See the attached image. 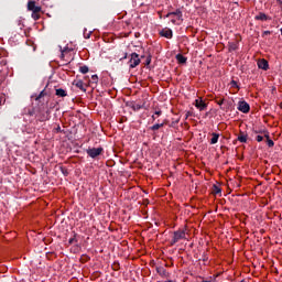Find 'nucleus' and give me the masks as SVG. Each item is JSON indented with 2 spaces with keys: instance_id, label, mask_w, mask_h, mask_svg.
Wrapping results in <instances>:
<instances>
[{
  "instance_id": "f257e3e1",
  "label": "nucleus",
  "mask_w": 282,
  "mask_h": 282,
  "mask_svg": "<svg viewBox=\"0 0 282 282\" xmlns=\"http://www.w3.org/2000/svg\"><path fill=\"white\" fill-rule=\"evenodd\" d=\"M86 153H87L88 158H91L93 160H96V159L100 158V155H102V153H105V149L102 147L88 148L86 150Z\"/></svg>"
},
{
  "instance_id": "f03ea898",
  "label": "nucleus",
  "mask_w": 282,
  "mask_h": 282,
  "mask_svg": "<svg viewBox=\"0 0 282 282\" xmlns=\"http://www.w3.org/2000/svg\"><path fill=\"white\" fill-rule=\"evenodd\" d=\"M142 61L140 59V55L138 53H131L130 59L128 62L129 68L130 69H135L138 65H140Z\"/></svg>"
},
{
  "instance_id": "7ed1b4c3",
  "label": "nucleus",
  "mask_w": 282,
  "mask_h": 282,
  "mask_svg": "<svg viewBox=\"0 0 282 282\" xmlns=\"http://www.w3.org/2000/svg\"><path fill=\"white\" fill-rule=\"evenodd\" d=\"M182 239H186V231L184 230H176L173 234L172 240H171V246H175V243L182 241Z\"/></svg>"
},
{
  "instance_id": "20e7f679",
  "label": "nucleus",
  "mask_w": 282,
  "mask_h": 282,
  "mask_svg": "<svg viewBox=\"0 0 282 282\" xmlns=\"http://www.w3.org/2000/svg\"><path fill=\"white\" fill-rule=\"evenodd\" d=\"M36 118L40 122H47L50 120V110H42L36 113Z\"/></svg>"
},
{
  "instance_id": "39448f33",
  "label": "nucleus",
  "mask_w": 282,
  "mask_h": 282,
  "mask_svg": "<svg viewBox=\"0 0 282 282\" xmlns=\"http://www.w3.org/2000/svg\"><path fill=\"white\" fill-rule=\"evenodd\" d=\"M238 111H241V113H250V104L247 101H239Z\"/></svg>"
},
{
  "instance_id": "423d86ee",
  "label": "nucleus",
  "mask_w": 282,
  "mask_h": 282,
  "mask_svg": "<svg viewBox=\"0 0 282 282\" xmlns=\"http://www.w3.org/2000/svg\"><path fill=\"white\" fill-rule=\"evenodd\" d=\"M165 17L166 19H169V17H177L178 21H184V14L182 13V9H176L175 11L169 12Z\"/></svg>"
},
{
  "instance_id": "0eeeda50",
  "label": "nucleus",
  "mask_w": 282,
  "mask_h": 282,
  "mask_svg": "<svg viewBox=\"0 0 282 282\" xmlns=\"http://www.w3.org/2000/svg\"><path fill=\"white\" fill-rule=\"evenodd\" d=\"M263 138H265V143L268 144L269 149H272V147H274V141L272 139H270V132L268 130H263Z\"/></svg>"
},
{
  "instance_id": "6e6552de",
  "label": "nucleus",
  "mask_w": 282,
  "mask_h": 282,
  "mask_svg": "<svg viewBox=\"0 0 282 282\" xmlns=\"http://www.w3.org/2000/svg\"><path fill=\"white\" fill-rule=\"evenodd\" d=\"M28 10L32 13H36V12H41V7H37L35 1H29Z\"/></svg>"
},
{
  "instance_id": "1a4fd4ad",
  "label": "nucleus",
  "mask_w": 282,
  "mask_h": 282,
  "mask_svg": "<svg viewBox=\"0 0 282 282\" xmlns=\"http://www.w3.org/2000/svg\"><path fill=\"white\" fill-rule=\"evenodd\" d=\"M195 107L196 109H199V111H206V109L208 108V105L205 104L202 99H196Z\"/></svg>"
},
{
  "instance_id": "9d476101",
  "label": "nucleus",
  "mask_w": 282,
  "mask_h": 282,
  "mask_svg": "<svg viewBox=\"0 0 282 282\" xmlns=\"http://www.w3.org/2000/svg\"><path fill=\"white\" fill-rule=\"evenodd\" d=\"M258 67L259 69H263V72H268V69H270V64L268 63L267 59H259Z\"/></svg>"
},
{
  "instance_id": "9b49d317",
  "label": "nucleus",
  "mask_w": 282,
  "mask_h": 282,
  "mask_svg": "<svg viewBox=\"0 0 282 282\" xmlns=\"http://www.w3.org/2000/svg\"><path fill=\"white\" fill-rule=\"evenodd\" d=\"M160 36H164V39H173V30L163 29L162 31H160Z\"/></svg>"
},
{
  "instance_id": "f8f14e48",
  "label": "nucleus",
  "mask_w": 282,
  "mask_h": 282,
  "mask_svg": "<svg viewBox=\"0 0 282 282\" xmlns=\"http://www.w3.org/2000/svg\"><path fill=\"white\" fill-rule=\"evenodd\" d=\"M256 21H272L268 14L260 12L258 15L254 17Z\"/></svg>"
},
{
  "instance_id": "ddd939ff",
  "label": "nucleus",
  "mask_w": 282,
  "mask_h": 282,
  "mask_svg": "<svg viewBox=\"0 0 282 282\" xmlns=\"http://www.w3.org/2000/svg\"><path fill=\"white\" fill-rule=\"evenodd\" d=\"M56 96H58L59 98H65V96H67V91L63 88H58L55 90Z\"/></svg>"
},
{
  "instance_id": "4468645a",
  "label": "nucleus",
  "mask_w": 282,
  "mask_h": 282,
  "mask_svg": "<svg viewBox=\"0 0 282 282\" xmlns=\"http://www.w3.org/2000/svg\"><path fill=\"white\" fill-rule=\"evenodd\" d=\"M175 58H176L177 63H180L181 65H184L187 61L186 56H184L182 54H177Z\"/></svg>"
},
{
  "instance_id": "2eb2a0df",
  "label": "nucleus",
  "mask_w": 282,
  "mask_h": 282,
  "mask_svg": "<svg viewBox=\"0 0 282 282\" xmlns=\"http://www.w3.org/2000/svg\"><path fill=\"white\" fill-rule=\"evenodd\" d=\"M238 141L242 144H246V142H248V134H243V132H240V134L238 135Z\"/></svg>"
},
{
  "instance_id": "dca6fc26",
  "label": "nucleus",
  "mask_w": 282,
  "mask_h": 282,
  "mask_svg": "<svg viewBox=\"0 0 282 282\" xmlns=\"http://www.w3.org/2000/svg\"><path fill=\"white\" fill-rule=\"evenodd\" d=\"M212 137L213 138L210 139V144H217V142H219V133L213 132Z\"/></svg>"
},
{
  "instance_id": "f3484780",
  "label": "nucleus",
  "mask_w": 282,
  "mask_h": 282,
  "mask_svg": "<svg viewBox=\"0 0 282 282\" xmlns=\"http://www.w3.org/2000/svg\"><path fill=\"white\" fill-rule=\"evenodd\" d=\"M131 109L133 111H140V109H144V102L142 105H140V104H132Z\"/></svg>"
},
{
  "instance_id": "a211bd4d",
  "label": "nucleus",
  "mask_w": 282,
  "mask_h": 282,
  "mask_svg": "<svg viewBox=\"0 0 282 282\" xmlns=\"http://www.w3.org/2000/svg\"><path fill=\"white\" fill-rule=\"evenodd\" d=\"M212 193L214 195H221V188L214 184L213 187H212Z\"/></svg>"
},
{
  "instance_id": "6ab92c4d",
  "label": "nucleus",
  "mask_w": 282,
  "mask_h": 282,
  "mask_svg": "<svg viewBox=\"0 0 282 282\" xmlns=\"http://www.w3.org/2000/svg\"><path fill=\"white\" fill-rule=\"evenodd\" d=\"M158 273L160 274V276H169V273L166 272V269H164V268L158 269Z\"/></svg>"
},
{
  "instance_id": "aec40b11",
  "label": "nucleus",
  "mask_w": 282,
  "mask_h": 282,
  "mask_svg": "<svg viewBox=\"0 0 282 282\" xmlns=\"http://www.w3.org/2000/svg\"><path fill=\"white\" fill-rule=\"evenodd\" d=\"M79 72H80V74H88L89 67L87 65L80 66Z\"/></svg>"
},
{
  "instance_id": "412c9836",
  "label": "nucleus",
  "mask_w": 282,
  "mask_h": 282,
  "mask_svg": "<svg viewBox=\"0 0 282 282\" xmlns=\"http://www.w3.org/2000/svg\"><path fill=\"white\" fill-rule=\"evenodd\" d=\"M68 243H69V246H72L74 243H78V239H76V236H74L73 238H69Z\"/></svg>"
},
{
  "instance_id": "4be33fe9",
  "label": "nucleus",
  "mask_w": 282,
  "mask_h": 282,
  "mask_svg": "<svg viewBox=\"0 0 282 282\" xmlns=\"http://www.w3.org/2000/svg\"><path fill=\"white\" fill-rule=\"evenodd\" d=\"M32 19H34V21H39L41 19V14H39V12H33L32 13Z\"/></svg>"
},
{
  "instance_id": "5701e85b",
  "label": "nucleus",
  "mask_w": 282,
  "mask_h": 282,
  "mask_svg": "<svg viewBox=\"0 0 282 282\" xmlns=\"http://www.w3.org/2000/svg\"><path fill=\"white\" fill-rule=\"evenodd\" d=\"M160 129V123H155L152 127H150V131H158Z\"/></svg>"
},
{
  "instance_id": "b1692460",
  "label": "nucleus",
  "mask_w": 282,
  "mask_h": 282,
  "mask_svg": "<svg viewBox=\"0 0 282 282\" xmlns=\"http://www.w3.org/2000/svg\"><path fill=\"white\" fill-rule=\"evenodd\" d=\"M75 85H76V87H78V89H83V90H85V87H84V85H83V82H82V80L77 82Z\"/></svg>"
},
{
  "instance_id": "393cba45",
  "label": "nucleus",
  "mask_w": 282,
  "mask_h": 282,
  "mask_svg": "<svg viewBox=\"0 0 282 282\" xmlns=\"http://www.w3.org/2000/svg\"><path fill=\"white\" fill-rule=\"evenodd\" d=\"M45 96V90H42L39 96L35 98V100H41Z\"/></svg>"
},
{
  "instance_id": "a878e982",
  "label": "nucleus",
  "mask_w": 282,
  "mask_h": 282,
  "mask_svg": "<svg viewBox=\"0 0 282 282\" xmlns=\"http://www.w3.org/2000/svg\"><path fill=\"white\" fill-rule=\"evenodd\" d=\"M1 105H6V95L0 96V107Z\"/></svg>"
},
{
  "instance_id": "bb28decb",
  "label": "nucleus",
  "mask_w": 282,
  "mask_h": 282,
  "mask_svg": "<svg viewBox=\"0 0 282 282\" xmlns=\"http://www.w3.org/2000/svg\"><path fill=\"white\" fill-rule=\"evenodd\" d=\"M229 50H230L231 52H235V51L237 50V44L231 43V44L229 45Z\"/></svg>"
},
{
  "instance_id": "cd10ccee",
  "label": "nucleus",
  "mask_w": 282,
  "mask_h": 282,
  "mask_svg": "<svg viewBox=\"0 0 282 282\" xmlns=\"http://www.w3.org/2000/svg\"><path fill=\"white\" fill-rule=\"evenodd\" d=\"M112 268H113V270H116V271L120 270V263L115 262V263L112 264Z\"/></svg>"
},
{
  "instance_id": "c85d7f7f",
  "label": "nucleus",
  "mask_w": 282,
  "mask_h": 282,
  "mask_svg": "<svg viewBox=\"0 0 282 282\" xmlns=\"http://www.w3.org/2000/svg\"><path fill=\"white\" fill-rule=\"evenodd\" d=\"M91 82L95 84H98V75H93L91 76Z\"/></svg>"
},
{
  "instance_id": "c756f323",
  "label": "nucleus",
  "mask_w": 282,
  "mask_h": 282,
  "mask_svg": "<svg viewBox=\"0 0 282 282\" xmlns=\"http://www.w3.org/2000/svg\"><path fill=\"white\" fill-rule=\"evenodd\" d=\"M256 140H257V142H263V135L258 134V135L256 137Z\"/></svg>"
},
{
  "instance_id": "7c9ffc66",
  "label": "nucleus",
  "mask_w": 282,
  "mask_h": 282,
  "mask_svg": "<svg viewBox=\"0 0 282 282\" xmlns=\"http://www.w3.org/2000/svg\"><path fill=\"white\" fill-rule=\"evenodd\" d=\"M55 133H63L59 124H57V127L55 128Z\"/></svg>"
},
{
  "instance_id": "2f4dec72",
  "label": "nucleus",
  "mask_w": 282,
  "mask_h": 282,
  "mask_svg": "<svg viewBox=\"0 0 282 282\" xmlns=\"http://www.w3.org/2000/svg\"><path fill=\"white\" fill-rule=\"evenodd\" d=\"M84 39H91V31L89 33L84 32Z\"/></svg>"
},
{
  "instance_id": "473e14b6",
  "label": "nucleus",
  "mask_w": 282,
  "mask_h": 282,
  "mask_svg": "<svg viewBox=\"0 0 282 282\" xmlns=\"http://www.w3.org/2000/svg\"><path fill=\"white\" fill-rule=\"evenodd\" d=\"M270 34H272L271 31H264V32L262 33V36H268V35H270Z\"/></svg>"
},
{
  "instance_id": "72a5a7b5",
  "label": "nucleus",
  "mask_w": 282,
  "mask_h": 282,
  "mask_svg": "<svg viewBox=\"0 0 282 282\" xmlns=\"http://www.w3.org/2000/svg\"><path fill=\"white\" fill-rule=\"evenodd\" d=\"M145 65H151V56L147 57Z\"/></svg>"
},
{
  "instance_id": "f704fd0d",
  "label": "nucleus",
  "mask_w": 282,
  "mask_h": 282,
  "mask_svg": "<svg viewBox=\"0 0 282 282\" xmlns=\"http://www.w3.org/2000/svg\"><path fill=\"white\" fill-rule=\"evenodd\" d=\"M154 116H162V110H156V111L154 112Z\"/></svg>"
},
{
  "instance_id": "c9c22d12",
  "label": "nucleus",
  "mask_w": 282,
  "mask_h": 282,
  "mask_svg": "<svg viewBox=\"0 0 282 282\" xmlns=\"http://www.w3.org/2000/svg\"><path fill=\"white\" fill-rule=\"evenodd\" d=\"M217 105H219V107H221V105H224V99H220L219 101H217Z\"/></svg>"
},
{
  "instance_id": "e433bc0d",
  "label": "nucleus",
  "mask_w": 282,
  "mask_h": 282,
  "mask_svg": "<svg viewBox=\"0 0 282 282\" xmlns=\"http://www.w3.org/2000/svg\"><path fill=\"white\" fill-rule=\"evenodd\" d=\"M180 122V120H176L175 122H172V124H170V127H173V124H177Z\"/></svg>"
},
{
  "instance_id": "4c0bfd02",
  "label": "nucleus",
  "mask_w": 282,
  "mask_h": 282,
  "mask_svg": "<svg viewBox=\"0 0 282 282\" xmlns=\"http://www.w3.org/2000/svg\"><path fill=\"white\" fill-rule=\"evenodd\" d=\"M276 3H279L280 7H282V0H276Z\"/></svg>"
},
{
  "instance_id": "58836bf2",
  "label": "nucleus",
  "mask_w": 282,
  "mask_h": 282,
  "mask_svg": "<svg viewBox=\"0 0 282 282\" xmlns=\"http://www.w3.org/2000/svg\"><path fill=\"white\" fill-rule=\"evenodd\" d=\"M159 127H160V129H162V127H164V123L163 122L159 123Z\"/></svg>"
},
{
  "instance_id": "ea45409f",
  "label": "nucleus",
  "mask_w": 282,
  "mask_h": 282,
  "mask_svg": "<svg viewBox=\"0 0 282 282\" xmlns=\"http://www.w3.org/2000/svg\"><path fill=\"white\" fill-rule=\"evenodd\" d=\"M62 172H63V174H64V175H67V171H65V170H62Z\"/></svg>"
},
{
  "instance_id": "a19ab883",
  "label": "nucleus",
  "mask_w": 282,
  "mask_h": 282,
  "mask_svg": "<svg viewBox=\"0 0 282 282\" xmlns=\"http://www.w3.org/2000/svg\"><path fill=\"white\" fill-rule=\"evenodd\" d=\"M172 23L175 25V23H176V20H175V19H173V20H172Z\"/></svg>"
},
{
  "instance_id": "79ce46f5",
  "label": "nucleus",
  "mask_w": 282,
  "mask_h": 282,
  "mask_svg": "<svg viewBox=\"0 0 282 282\" xmlns=\"http://www.w3.org/2000/svg\"><path fill=\"white\" fill-rule=\"evenodd\" d=\"M163 123H164V124H169V121L164 120Z\"/></svg>"
},
{
  "instance_id": "37998d69",
  "label": "nucleus",
  "mask_w": 282,
  "mask_h": 282,
  "mask_svg": "<svg viewBox=\"0 0 282 282\" xmlns=\"http://www.w3.org/2000/svg\"><path fill=\"white\" fill-rule=\"evenodd\" d=\"M152 120H155V115L152 116Z\"/></svg>"
},
{
  "instance_id": "c03bdc74",
  "label": "nucleus",
  "mask_w": 282,
  "mask_h": 282,
  "mask_svg": "<svg viewBox=\"0 0 282 282\" xmlns=\"http://www.w3.org/2000/svg\"><path fill=\"white\" fill-rule=\"evenodd\" d=\"M203 282H213V281H209V280H204Z\"/></svg>"
},
{
  "instance_id": "a18cd8bd",
  "label": "nucleus",
  "mask_w": 282,
  "mask_h": 282,
  "mask_svg": "<svg viewBox=\"0 0 282 282\" xmlns=\"http://www.w3.org/2000/svg\"><path fill=\"white\" fill-rule=\"evenodd\" d=\"M232 85H237V82L234 80V82H232Z\"/></svg>"
},
{
  "instance_id": "49530a36",
  "label": "nucleus",
  "mask_w": 282,
  "mask_h": 282,
  "mask_svg": "<svg viewBox=\"0 0 282 282\" xmlns=\"http://www.w3.org/2000/svg\"><path fill=\"white\" fill-rule=\"evenodd\" d=\"M86 259H89V257H87V256H84Z\"/></svg>"
},
{
  "instance_id": "de8ad7c7",
  "label": "nucleus",
  "mask_w": 282,
  "mask_h": 282,
  "mask_svg": "<svg viewBox=\"0 0 282 282\" xmlns=\"http://www.w3.org/2000/svg\"><path fill=\"white\" fill-rule=\"evenodd\" d=\"M123 58H127V54L124 55V57Z\"/></svg>"
},
{
  "instance_id": "09e8293b",
  "label": "nucleus",
  "mask_w": 282,
  "mask_h": 282,
  "mask_svg": "<svg viewBox=\"0 0 282 282\" xmlns=\"http://www.w3.org/2000/svg\"><path fill=\"white\" fill-rule=\"evenodd\" d=\"M280 107H281V109H282V102H281V106H280Z\"/></svg>"
}]
</instances>
